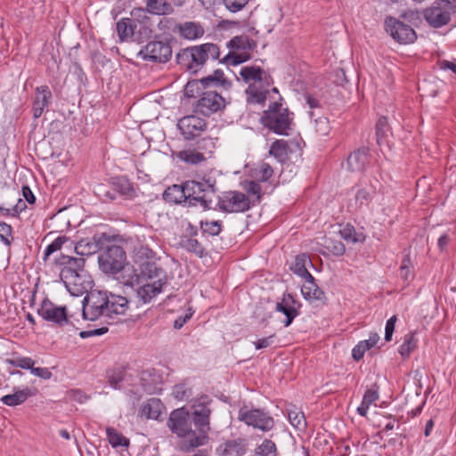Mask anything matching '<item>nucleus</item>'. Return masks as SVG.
<instances>
[{
    "mask_svg": "<svg viewBox=\"0 0 456 456\" xmlns=\"http://www.w3.org/2000/svg\"><path fill=\"white\" fill-rule=\"evenodd\" d=\"M100 269L108 274H122V282L133 287L138 280L134 266L126 263V255L124 248L116 244L107 245L98 256Z\"/></svg>",
    "mask_w": 456,
    "mask_h": 456,
    "instance_id": "1",
    "label": "nucleus"
},
{
    "mask_svg": "<svg viewBox=\"0 0 456 456\" xmlns=\"http://www.w3.org/2000/svg\"><path fill=\"white\" fill-rule=\"evenodd\" d=\"M185 191L187 193V206H200L203 209L215 208V201L217 198L215 182L210 179L188 180L185 181Z\"/></svg>",
    "mask_w": 456,
    "mask_h": 456,
    "instance_id": "2",
    "label": "nucleus"
},
{
    "mask_svg": "<svg viewBox=\"0 0 456 456\" xmlns=\"http://www.w3.org/2000/svg\"><path fill=\"white\" fill-rule=\"evenodd\" d=\"M210 409L205 405H200L195 409L193 412V422L200 434L196 435L193 431L192 438L182 441L180 444L182 451L190 452L206 444L208 440V432L210 430Z\"/></svg>",
    "mask_w": 456,
    "mask_h": 456,
    "instance_id": "3",
    "label": "nucleus"
},
{
    "mask_svg": "<svg viewBox=\"0 0 456 456\" xmlns=\"http://www.w3.org/2000/svg\"><path fill=\"white\" fill-rule=\"evenodd\" d=\"M292 118L288 109L273 102L261 118L263 125L278 134H288Z\"/></svg>",
    "mask_w": 456,
    "mask_h": 456,
    "instance_id": "4",
    "label": "nucleus"
},
{
    "mask_svg": "<svg viewBox=\"0 0 456 456\" xmlns=\"http://www.w3.org/2000/svg\"><path fill=\"white\" fill-rule=\"evenodd\" d=\"M108 292L92 290L82 301L83 317L86 320L94 321L108 313Z\"/></svg>",
    "mask_w": 456,
    "mask_h": 456,
    "instance_id": "5",
    "label": "nucleus"
},
{
    "mask_svg": "<svg viewBox=\"0 0 456 456\" xmlns=\"http://www.w3.org/2000/svg\"><path fill=\"white\" fill-rule=\"evenodd\" d=\"M252 201L245 193L237 191H229L217 196L215 207L228 213L246 212L251 208Z\"/></svg>",
    "mask_w": 456,
    "mask_h": 456,
    "instance_id": "6",
    "label": "nucleus"
},
{
    "mask_svg": "<svg viewBox=\"0 0 456 456\" xmlns=\"http://www.w3.org/2000/svg\"><path fill=\"white\" fill-rule=\"evenodd\" d=\"M238 419L248 426H252L264 432L270 431L274 427L273 418L259 409L248 410L247 407L240 408Z\"/></svg>",
    "mask_w": 456,
    "mask_h": 456,
    "instance_id": "7",
    "label": "nucleus"
},
{
    "mask_svg": "<svg viewBox=\"0 0 456 456\" xmlns=\"http://www.w3.org/2000/svg\"><path fill=\"white\" fill-rule=\"evenodd\" d=\"M167 427L180 437L192 438L191 419L188 411L179 408L173 411L167 420Z\"/></svg>",
    "mask_w": 456,
    "mask_h": 456,
    "instance_id": "8",
    "label": "nucleus"
},
{
    "mask_svg": "<svg viewBox=\"0 0 456 456\" xmlns=\"http://www.w3.org/2000/svg\"><path fill=\"white\" fill-rule=\"evenodd\" d=\"M387 32L400 44H411L417 38L415 30L395 18L387 17L385 20Z\"/></svg>",
    "mask_w": 456,
    "mask_h": 456,
    "instance_id": "9",
    "label": "nucleus"
},
{
    "mask_svg": "<svg viewBox=\"0 0 456 456\" xmlns=\"http://www.w3.org/2000/svg\"><path fill=\"white\" fill-rule=\"evenodd\" d=\"M138 54L145 61L167 62L172 56V47L168 42L151 41Z\"/></svg>",
    "mask_w": 456,
    "mask_h": 456,
    "instance_id": "10",
    "label": "nucleus"
},
{
    "mask_svg": "<svg viewBox=\"0 0 456 456\" xmlns=\"http://www.w3.org/2000/svg\"><path fill=\"white\" fill-rule=\"evenodd\" d=\"M224 104V99L218 93L207 91L202 93L200 98L197 101L195 111L204 116H210L223 109Z\"/></svg>",
    "mask_w": 456,
    "mask_h": 456,
    "instance_id": "11",
    "label": "nucleus"
},
{
    "mask_svg": "<svg viewBox=\"0 0 456 456\" xmlns=\"http://www.w3.org/2000/svg\"><path fill=\"white\" fill-rule=\"evenodd\" d=\"M38 314L45 321L63 326L69 322L66 306H58L48 299H44L37 310Z\"/></svg>",
    "mask_w": 456,
    "mask_h": 456,
    "instance_id": "12",
    "label": "nucleus"
},
{
    "mask_svg": "<svg viewBox=\"0 0 456 456\" xmlns=\"http://www.w3.org/2000/svg\"><path fill=\"white\" fill-rule=\"evenodd\" d=\"M177 127L184 139L191 140L200 135L206 129L207 123L198 116L189 115L179 119Z\"/></svg>",
    "mask_w": 456,
    "mask_h": 456,
    "instance_id": "13",
    "label": "nucleus"
},
{
    "mask_svg": "<svg viewBox=\"0 0 456 456\" xmlns=\"http://www.w3.org/2000/svg\"><path fill=\"white\" fill-rule=\"evenodd\" d=\"M57 265L61 266L60 278L71 280L72 274L85 270L86 259L84 257H73L66 255H60L54 259Z\"/></svg>",
    "mask_w": 456,
    "mask_h": 456,
    "instance_id": "14",
    "label": "nucleus"
},
{
    "mask_svg": "<svg viewBox=\"0 0 456 456\" xmlns=\"http://www.w3.org/2000/svg\"><path fill=\"white\" fill-rule=\"evenodd\" d=\"M453 15L451 10L444 5H432L424 10L423 16L426 21L433 28H441L448 24Z\"/></svg>",
    "mask_w": 456,
    "mask_h": 456,
    "instance_id": "15",
    "label": "nucleus"
},
{
    "mask_svg": "<svg viewBox=\"0 0 456 456\" xmlns=\"http://www.w3.org/2000/svg\"><path fill=\"white\" fill-rule=\"evenodd\" d=\"M191 51L193 53V62L195 70L204 65L209 59L216 60L219 58V47L212 43L202 44L200 45L191 46Z\"/></svg>",
    "mask_w": 456,
    "mask_h": 456,
    "instance_id": "16",
    "label": "nucleus"
},
{
    "mask_svg": "<svg viewBox=\"0 0 456 456\" xmlns=\"http://www.w3.org/2000/svg\"><path fill=\"white\" fill-rule=\"evenodd\" d=\"M241 78L248 85L271 86L273 79L271 76L258 66H245L240 69Z\"/></svg>",
    "mask_w": 456,
    "mask_h": 456,
    "instance_id": "17",
    "label": "nucleus"
},
{
    "mask_svg": "<svg viewBox=\"0 0 456 456\" xmlns=\"http://www.w3.org/2000/svg\"><path fill=\"white\" fill-rule=\"evenodd\" d=\"M134 273L138 278V280L134 281V284H139L140 280H152L154 278L161 280V282H165V284H167V276L165 272L162 268L157 265L154 259L138 265V270L134 269Z\"/></svg>",
    "mask_w": 456,
    "mask_h": 456,
    "instance_id": "18",
    "label": "nucleus"
},
{
    "mask_svg": "<svg viewBox=\"0 0 456 456\" xmlns=\"http://www.w3.org/2000/svg\"><path fill=\"white\" fill-rule=\"evenodd\" d=\"M248 451V441L243 437L227 440L217 448L221 456H244Z\"/></svg>",
    "mask_w": 456,
    "mask_h": 456,
    "instance_id": "19",
    "label": "nucleus"
},
{
    "mask_svg": "<svg viewBox=\"0 0 456 456\" xmlns=\"http://www.w3.org/2000/svg\"><path fill=\"white\" fill-rule=\"evenodd\" d=\"M71 278V280H61L63 281L67 289L72 295L78 296L86 292L92 282L90 280V275L86 270L73 273Z\"/></svg>",
    "mask_w": 456,
    "mask_h": 456,
    "instance_id": "20",
    "label": "nucleus"
},
{
    "mask_svg": "<svg viewBox=\"0 0 456 456\" xmlns=\"http://www.w3.org/2000/svg\"><path fill=\"white\" fill-rule=\"evenodd\" d=\"M52 96V93L47 86H42L36 88L35 99L32 107L33 118L35 119L39 118L42 116L44 110L48 107Z\"/></svg>",
    "mask_w": 456,
    "mask_h": 456,
    "instance_id": "21",
    "label": "nucleus"
},
{
    "mask_svg": "<svg viewBox=\"0 0 456 456\" xmlns=\"http://www.w3.org/2000/svg\"><path fill=\"white\" fill-rule=\"evenodd\" d=\"M163 200L169 204L187 205V193L185 191V182L181 184H173L168 186L163 192Z\"/></svg>",
    "mask_w": 456,
    "mask_h": 456,
    "instance_id": "22",
    "label": "nucleus"
},
{
    "mask_svg": "<svg viewBox=\"0 0 456 456\" xmlns=\"http://www.w3.org/2000/svg\"><path fill=\"white\" fill-rule=\"evenodd\" d=\"M296 304L297 302L290 294L285 295L283 300L276 304V310L281 312L286 316L283 322L285 327L289 326L298 314Z\"/></svg>",
    "mask_w": 456,
    "mask_h": 456,
    "instance_id": "23",
    "label": "nucleus"
},
{
    "mask_svg": "<svg viewBox=\"0 0 456 456\" xmlns=\"http://www.w3.org/2000/svg\"><path fill=\"white\" fill-rule=\"evenodd\" d=\"M108 313L107 316L111 317L112 314L124 315L128 310V300L126 297L108 293Z\"/></svg>",
    "mask_w": 456,
    "mask_h": 456,
    "instance_id": "24",
    "label": "nucleus"
},
{
    "mask_svg": "<svg viewBox=\"0 0 456 456\" xmlns=\"http://www.w3.org/2000/svg\"><path fill=\"white\" fill-rule=\"evenodd\" d=\"M165 282H161V280L154 281L152 283H145L137 289V296L144 304H147L162 291Z\"/></svg>",
    "mask_w": 456,
    "mask_h": 456,
    "instance_id": "25",
    "label": "nucleus"
},
{
    "mask_svg": "<svg viewBox=\"0 0 456 456\" xmlns=\"http://www.w3.org/2000/svg\"><path fill=\"white\" fill-rule=\"evenodd\" d=\"M178 31L182 37L195 40L204 35V28L199 22L185 21L178 25Z\"/></svg>",
    "mask_w": 456,
    "mask_h": 456,
    "instance_id": "26",
    "label": "nucleus"
},
{
    "mask_svg": "<svg viewBox=\"0 0 456 456\" xmlns=\"http://www.w3.org/2000/svg\"><path fill=\"white\" fill-rule=\"evenodd\" d=\"M271 86L265 85H248L245 93L247 95V102L252 104H262L266 100V95L269 93Z\"/></svg>",
    "mask_w": 456,
    "mask_h": 456,
    "instance_id": "27",
    "label": "nucleus"
},
{
    "mask_svg": "<svg viewBox=\"0 0 456 456\" xmlns=\"http://www.w3.org/2000/svg\"><path fill=\"white\" fill-rule=\"evenodd\" d=\"M369 150L367 148H360L349 155L347 165L351 171H362L365 167L369 160Z\"/></svg>",
    "mask_w": 456,
    "mask_h": 456,
    "instance_id": "28",
    "label": "nucleus"
},
{
    "mask_svg": "<svg viewBox=\"0 0 456 456\" xmlns=\"http://www.w3.org/2000/svg\"><path fill=\"white\" fill-rule=\"evenodd\" d=\"M137 28V21L130 18H123L117 22V33L120 41L131 38Z\"/></svg>",
    "mask_w": 456,
    "mask_h": 456,
    "instance_id": "29",
    "label": "nucleus"
},
{
    "mask_svg": "<svg viewBox=\"0 0 456 456\" xmlns=\"http://www.w3.org/2000/svg\"><path fill=\"white\" fill-rule=\"evenodd\" d=\"M379 340V336L378 333H370V337L366 340L360 341L352 350V356L355 361H360L362 359L366 351L372 348L378 341Z\"/></svg>",
    "mask_w": 456,
    "mask_h": 456,
    "instance_id": "30",
    "label": "nucleus"
},
{
    "mask_svg": "<svg viewBox=\"0 0 456 456\" xmlns=\"http://www.w3.org/2000/svg\"><path fill=\"white\" fill-rule=\"evenodd\" d=\"M162 403L159 399L152 397L150 398L142 407L141 416L146 419H157L161 414Z\"/></svg>",
    "mask_w": 456,
    "mask_h": 456,
    "instance_id": "31",
    "label": "nucleus"
},
{
    "mask_svg": "<svg viewBox=\"0 0 456 456\" xmlns=\"http://www.w3.org/2000/svg\"><path fill=\"white\" fill-rule=\"evenodd\" d=\"M301 292L305 299L322 300L324 298V292L314 282V278L305 279L301 288Z\"/></svg>",
    "mask_w": 456,
    "mask_h": 456,
    "instance_id": "32",
    "label": "nucleus"
},
{
    "mask_svg": "<svg viewBox=\"0 0 456 456\" xmlns=\"http://www.w3.org/2000/svg\"><path fill=\"white\" fill-rule=\"evenodd\" d=\"M311 265V260L305 254L298 255L291 265V271L303 279H313V275L308 272L306 265Z\"/></svg>",
    "mask_w": 456,
    "mask_h": 456,
    "instance_id": "33",
    "label": "nucleus"
},
{
    "mask_svg": "<svg viewBox=\"0 0 456 456\" xmlns=\"http://www.w3.org/2000/svg\"><path fill=\"white\" fill-rule=\"evenodd\" d=\"M176 6H181L183 0H173ZM147 7L155 14H167L173 12V7L166 0H148Z\"/></svg>",
    "mask_w": 456,
    "mask_h": 456,
    "instance_id": "34",
    "label": "nucleus"
},
{
    "mask_svg": "<svg viewBox=\"0 0 456 456\" xmlns=\"http://www.w3.org/2000/svg\"><path fill=\"white\" fill-rule=\"evenodd\" d=\"M75 252L79 257L88 256L99 251L100 247L97 241L88 239L80 240L74 247Z\"/></svg>",
    "mask_w": 456,
    "mask_h": 456,
    "instance_id": "35",
    "label": "nucleus"
},
{
    "mask_svg": "<svg viewBox=\"0 0 456 456\" xmlns=\"http://www.w3.org/2000/svg\"><path fill=\"white\" fill-rule=\"evenodd\" d=\"M30 390L28 388H26L23 390L15 391L12 395H4L1 398V401L5 405L16 406L24 403L28 398V396H30Z\"/></svg>",
    "mask_w": 456,
    "mask_h": 456,
    "instance_id": "36",
    "label": "nucleus"
},
{
    "mask_svg": "<svg viewBox=\"0 0 456 456\" xmlns=\"http://www.w3.org/2000/svg\"><path fill=\"white\" fill-rule=\"evenodd\" d=\"M134 260L138 265L143 262L154 259V252L146 245L138 244L133 249Z\"/></svg>",
    "mask_w": 456,
    "mask_h": 456,
    "instance_id": "37",
    "label": "nucleus"
},
{
    "mask_svg": "<svg viewBox=\"0 0 456 456\" xmlns=\"http://www.w3.org/2000/svg\"><path fill=\"white\" fill-rule=\"evenodd\" d=\"M269 154L279 162H284L288 159V143L284 140H277L272 143Z\"/></svg>",
    "mask_w": 456,
    "mask_h": 456,
    "instance_id": "38",
    "label": "nucleus"
},
{
    "mask_svg": "<svg viewBox=\"0 0 456 456\" xmlns=\"http://www.w3.org/2000/svg\"><path fill=\"white\" fill-rule=\"evenodd\" d=\"M176 61L179 65L183 66L186 69L191 72H196L195 67L193 65V53L191 51V47L181 50L176 54Z\"/></svg>",
    "mask_w": 456,
    "mask_h": 456,
    "instance_id": "39",
    "label": "nucleus"
},
{
    "mask_svg": "<svg viewBox=\"0 0 456 456\" xmlns=\"http://www.w3.org/2000/svg\"><path fill=\"white\" fill-rule=\"evenodd\" d=\"M244 190L248 193V197L250 198L252 201L251 206H255L256 203H259L262 198V188L258 182L256 181H248L245 183Z\"/></svg>",
    "mask_w": 456,
    "mask_h": 456,
    "instance_id": "40",
    "label": "nucleus"
},
{
    "mask_svg": "<svg viewBox=\"0 0 456 456\" xmlns=\"http://www.w3.org/2000/svg\"><path fill=\"white\" fill-rule=\"evenodd\" d=\"M339 233L341 237L349 242H363L365 235L362 232H357L353 225L346 224L340 229Z\"/></svg>",
    "mask_w": 456,
    "mask_h": 456,
    "instance_id": "41",
    "label": "nucleus"
},
{
    "mask_svg": "<svg viewBox=\"0 0 456 456\" xmlns=\"http://www.w3.org/2000/svg\"><path fill=\"white\" fill-rule=\"evenodd\" d=\"M106 434L108 441L112 447H127L129 445V440L114 428H107Z\"/></svg>",
    "mask_w": 456,
    "mask_h": 456,
    "instance_id": "42",
    "label": "nucleus"
},
{
    "mask_svg": "<svg viewBox=\"0 0 456 456\" xmlns=\"http://www.w3.org/2000/svg\"><path fill=\"white\" fill-rule=\"evenodd\" d=\"M377 187L370 184L368 188H361L355 193V201L359 206H367L372 200Z\"/></svg>",
    "mask_w": 456,
    "mask_h": 456,
    "instance_id": "43",
    "label": "nucleus"
},
{
    "mask_svg": "<svg viewBox=\"0 0 456 456\" xmlns=\"http://www.w3.org/2000/svg\"><path fill=\"white\" fill-rule=\"evenodd\" d=\"M182 247L191 253H194L199 257H203L206 255L204 247L193 238H184L181 240Z\"/></svg>",
    "mask_w": 456,
    "mask_h": 456,
    "instance_id": "44",
    "label": "nucleus"
},
{
    "mask_svg": "<svg viewBox=\"0 0 456 456\" xmlns=\"http://www.w3.org/2000/svg\"><path fill=\"white\" fill-rule=\"evenodd\" d=\"M378 399L379 394L377 390L367 389L363 395L361 405L357 408V412L361 416H366L370 405L375 403Z\"/></svg>",
    "mask_w": 456,
    "mask_h": 456,
    "instance_id": "45",
    "label": "nucleus"
},
{
    "mask_svg": "<svg viewBox=\"0 0 456 456\" xmlns=\"http://www.w3.org/2000/svg\"><path fill=\"white\" fill-rule=\"evenodd\" d=\"M254 456H277L275 443L271 439H265L262 444L256 447Z\"/></svg>",
    "mask_w": 456,
    "mask_h": 456,
    "instance_id": "46",
    "label": "nucleus"
},
{
    "mask_svg": "<svg viewBox=\"0 0 456 456\" xmlns=\"http://www.w3.org/2000/svg\"><path fill=\"white\" fill-rule=\"evenodd\" d=\"M250 54L244 51L242 53H236L234 51L230 52L227 53L221 61L220 62L227 64V65H239L240 63H243L249 60Z\"/></svg>",
    "mask_w": 456,
    "mask_h": 456,
    "instance_id": "47",
    "label": "nucleus"
},
{
    "mask_svg": "<svg viewBox=\"0 0 456 456\" xmlns=\"http://www.w3.org/2000/svg\"><path fill=\"white\" fill-rule=\"evenodd\" d=\"M179 159L188 163L196 165L205 160V157L202 153L192 150L181 151L177 153Z\"/></svg>",
    "mask_w": 456,
    "mask_h": 456,
    "instance_id": "48",
    "label": "nucleus"
},
{
    "mask_svg": "<svg viewBox=\"0 0 456 456\" xmlns=\"http://www.w3.org/2000/svg\"><path fill=\"white\" fill-rule=\"evenodd\" d=\"M227 47L232 50H245L251 49L250 39L248 36H237L232 38L227 43Z\"/></svg>",
    "mask_w": 456,
    "mask_h": 456,
    "instance_id": "49",
    "label": "nucleus"
},
{
    "mask_svg": "<svg viewBox=\"0 0 456 456\" xmlns=\"http://www.w3.org/2000/svg\"><path fill=\"white\" fill-rule=\"evenodd\" d=\"M288 419L290 424L298 430H304L306 427L305 417L302 411L289 410L288 412Z\"/></svg>",
    "mask_w": 456,
    "mask_h": 456,
    "instance_id": "50",
    "label": "nucleus"
},
{
    "mask_svg": "<svg viewBox=\"0 0 456 456\" xmlns=\"http://www.w3.org/2000/svg\"><path fill=\"white\" fill-rule=\"evenodd\" d=\"M255 177L261 182H267L273 175L270 164L262 162L254 169Z\"/></svg>",
    "mask_w": 456,
    "mask_h": 456,
    "instance_id": "51",
    "label": "nucleus"
},
{
    "mask_svg": "<svg viewBox=\"0 0 456 456\" xmlns=\"http://www.w3.org/2000/svg\"><path fill=\"white\" fill-rule=\"evenodd\" d=\"M112 190L114 192L125 196H131L134 193V188L131 183L125 178H120L117 182L113 183Z\"/></svg>",
    "mask_w": 456,
    "mask_h": 456,
    "instance_id": "52",
    "label": "nucleus"
},
{
    "mask_svg": "<svg viewBox=\"0 0 456 456\" xmlns=\"http://www.w3.org/2000/svg\"><path fill=\"white\" fill-rule=\"evenodd\" d=\"M126 371L123 368L111 370L108 372V382L115 389L120 388V383L124 380Z\"/></svg>",
    "mask_w": 456,
    "mask_h": 456,
    "instance_id": "53",
    "label": "nucleus"
},
{
    "mask_svg": "<svg viewBox=\"0 0 456 456\" xmlns=\"http://www.w3.org/2000/svg\"><path fill=\"white\" fill-rule=\"evenodd\" d=\"M417 346V340L412 333L404 336L403 343L400 346L399 353L403 357H408Z\"/></svg>",
    "mask_w": 456,
    "mask_h": 456,
    "instance_id": "54",
    "label": "nucleus"
},
{
    "mask_svg": "<svg viewBox=\"0 0 456 456\" xmlns=\"http://www.w3.org/2000/svg\"><path fill=\"white\" fill-rule=\"evenodd\" d=\"M200 228L204 233H208L209 235L216 236L218 235L222 231V222L221 221H201Z\"/></svg>",
    "mask_w": 456,
    "mask_h": 456,
    "instance_id": "55",
    "label": "nucleus"
},
{
    "mask_svg": "<svg viewBox=\"0 0 456 456\" xmlns=\"http://www.w3.org/2000/svg\"><path fill=\"white\" fill-rule=\"evenodd\" d=\"M324 248L337 256H341L346 252L345 245L341 241L332 239L325 240Z\"/></svg>",
    "mask_w": 456,
    "mask_h": 456,
    "instance_id": "56",
    "label": "nucleus"
},
{
    "mask_svg": "<svg viewBox=\"0 0 456 456\" xmlns=\"http://www.w3.org/2000/svg\"><path fill=\"white\" fill-rule=\"evenodd\" d=\"M68 241H69V240L65 236H59L56 238L51 244L46 247L43 259L45 261L53 253L60 250L62 245Z\"/></svg>",
    "mask_w": 456,
    "mask_h": 456,
    "instance_id": "57",
    "label": "nucleus"
},
{
    "mask_svg": "<svg viewBox=\"0 0 456 456\" xmlns=\"http://www.w3.org/2000/svg\"><path fill=\"white\" fill-rule=\"evenodd\" d=\"M9 364L14 367H19L25 370H30L33 368L35 362L29 357H16L8 360Z\"/></svg>",
    "mask_w": 456,
    "mask_h": 456,
    "instance_id": "58",
    "label": "nucleus"
},
{
    "mask_svg": "<svg viewBox=\"0 0 456 456\" xmlns=\"http://www.w3.org/2000/svg\"><path fill=\"white\" fill-rule=\"evenodd\" d=\"M0 239L6 246H11L12 240V228L10 224L0 223Z\"/></svg>",
    "mask_w": 456,
    "mask_h": 456,
    "instance_id": "59",
    "label": "nucleus"
},
{
    "mask_svg": "<svg viewBox=\"0 0 456 456\" xmlns=\"http://www.w3.org/2000/svg\"><path fill=\"white\" fill-rule=\"evenodd\" d=\"M315 131L321 135H327L330 130V122L325 117L315 118Z\"/></svg>",
    "mask_w": 456,
    "mask_h": 456,
    "instance_id": "60",
    "label": "nucleus"
},
{
    "mask_svg": "<svg viewBox=\"0 0 456 456\" xmlns=\"http://www.w3.org/2000/svg\"><path fill=\"white\" fill-rule=\"evenodd\" d=\"M389 130L387 118L386 117H380L376 124V134L377 141L379 143V141L382 137H384L387 131Z\"/></svg>",
    "mask_w": 456,
    "mask_h": 456,
    "instance_id": "61",
    "label": "nucleus"
},
{
    "mask_svg": "<svg viewBox=\"0 0 456 456\" xmlns=\"http://www.w3.org/2000/svg\"><path fill=\"white\" fill-rule=\"evenodd\" d=\"M249 0H223L225 7L232 12L242 10Z\"/></svg>",
    "mask_w": 456,
    "mask_h": 456,
    "instance_id": "62",
    "label": "nucleus"
},
{
    "mask_svg": "<svg viewBox=\"0 0 456 456\" xmlns=\"http://www.w3.org/2000/svg\"><path fill=\"white\" fill-rule=\"evenodd\" d=\"M397 321V318L395 315H393L391 318H389L386 323L385 328V340L390 341L392 339V336L395 330V322Z\"/></svg>",
    "mask_w": 456,
    "mask_h": 456,
    "instance_id": "63",
    "label": "nucleus"
},
{
    "mask_svg": "<svg viewBox=\"0 0 456 456\" xmlns=\"http://www.w3.org/2000/svg\"><path fill=\"white\" fill-rule=\"evenodd\" d=\"M200 89H203L199 82V80L190 81L187 83L185 86V94L188 97H196L195 91L199 93Z\"/></svg>",
    "mask_w": 456,
    "mask_h": 456,
    "instance_id": "64",
    "label": "nucleus"
}]
</instances>
